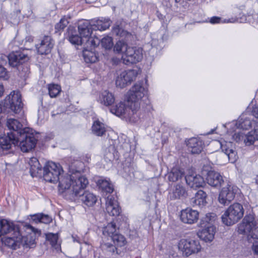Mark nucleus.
Listing matches in <instances>:
<instances>
[{
	"mask_svg": "<svg viewBox=\"0 0 258 258\" xmlns=\"http://www.w3.org/2000/svg\"><path fill=\"white\" fill-rule=\"evenodd\" d=\"M46 240L49 242V243L51 244L52 247L55 249H57L59 247V244L57 243L58 239L57 234H53L51 233H48L46 234Z\"/></svg>",
	"mask_w": 258,
	"mask_h": 258,
	"instance_id": "ea45409f",
	"label": "nucleus"
},
{
	"mask_svg": "<svg viewBox=\"0 0 258 258\" xmlns=\"http://www.w3.org/2000/svg\"><path fill=\"white\" fill-rule=\"evenodd\" d=\"M184 175V171L178 168H173L168 173V179L170 181L176 182L181 179Z\"/></svg>",
	"mask_w": 258,
	"mask_h": 258,
	"instance_id": "473e14b6",
	"label": "nucleus"
},
{
	"mask_svg": "<svg viewBox=\"0 0 258 258\" xmlns=\"http://www.w3.org/2000/svg\"><path fill=\"white\" fill-rule=\"evenodd\" d=\"M210 22L211 24H217L221 22V18L219 17H213L210 19Z\"/></svg>",
	"mask_w": 258,
	"mask_h": 258,
	"instance_id": "13d9d810",
	"label": "nucleus"
},
{
	"mask_svg": "<svg viewBox=\"0 0 258 258\" xmlns=\"http://www.w3.org/2000/svg\"><path fill=\"white\" fill-rule=\"evenodd\" d=\"M252 249L254 252L258 254V241H256L253 243Z\"/></svg>",
	"mask_w": 258,
	"mask_h": 258,
	"instance_id": "052dcab7",
	"label": "nucleus"
},
{
	"mask_svg": "<svg viewBox=\"0 0 258 258\" xmlns=\"http://www.w3.org/2000/svg\"><path fill=\"white\" fill-rule=\"evenodd\" d=\"M206 193L202 190H199L195 195V197L191 199L190 203L193 207H202L206 204Z\"/></svg>",
	"mask_w": 258,
	"mask_h": 258,
	"instance_id": "a878e982",
	"label": "nucleus"
},
{
	"mask_svg": "<svg viewBox=\"0 0 258 258\" xmlns=\"http://www.w3.org/2000/svg\"><path fill=\"white\" fill-rule=\"evenodd\" d=\"M25 227L27 229H30L35 235H40L41 234L40 230L35 228L29 224H26Z\"/></svg>",
	"mask_w": 258,
	"mask_h": 258,
	"instance_id": "864d4df0",
	"label": "nucleus"
},
{
	"mask_svg": "<svg viewBox=\"0 0 258 258\" xmlns=\"http://www.w3.org/2000/svg\"><path fill=\"white\" fill-rule=\"evenodd\" d=\"M185 179L187 184L192 188L196 189L205 184L203 177L195 173L187 174L185 176Z\"/></svg>",
	"mask_w": 258,
	"mask_h": 258,
	"instance_id": "f3484780",
	"label": "nucleus"
},
{
	"mask_svg": "<svg viewBox=\"0 0 258 258\" xmlns=\"http://www.w3.org/2000/svg\"><path fill=\"white\" fill-rule=\"evenodd\" d=\"M82 163L80 161H75L69 165V172L70 174H61L58 180L59 182L58 191L59 193L62 190L68 189L72 186L73 182L75 180H77L78 178L77 177L78 174L77 173L76 170L80 168V173L81 174L80 172L82 170L81 166H82Z\"/></svg>",
	"mask_w": 258,
	"mask_h": 258,
	"instance_id": "20e7f679",
	"label": "nucleus"
},
{
	"mask_svg": "<svg viewBox=\"0 0 258 258\" xmlns=\"http://www.w3.org/2000/svg\"><path fill=\"white\" fill-rule=\"evenodd\" d=\"M101 43L102 47L106 49H109L113 46L112 39L109 36L105 37L101 39Z\"/></svg>",
	"mask_w": 258,
	"mask_h": 258,
	"instance_id": "de8ad7c7",
	"label": "nucleus"
},
{
	"mask_svg": "<svg viewBox=\"0 0 258 258\" xmlns=\"http://www.w3.org/2000/svg\"><path fill=\"white\" fill-rule=\"evenodd\" d=\"M4 107L9 108L15 114H22L23 104L21 94L18 91H14L8 96L5 101Z\"/></svg>",
	"mask_w": 258,
	"mask_h": 258,
	"instance_id": "6e6552de",
	"label": "nucleus"
},
{
	"mask_svg": "<svg viewBox=\"0 0 258 258\" xmlns=\"http://www.w3.org/2000/svg\"><path fill=\"white\" fill-rule=\"evenodd\" d=\"M244 209L242 205L235 203L230 206L224 214L222 220L226 225H231L237 222L243 216Z\"/></svg>",
	"mask_w": 258,
	"mask_h": 258,
	"instance_id": "39448f33",
	"label": "nucleus"
},
{
	"mask_svg": "<svg viewBox=\"0 0 258 258\" xmlns=\"http://www.w3.org/2000/svg\"><path fill=\"white\" fill-rule=\"evenodd\" d=\"M31 216V220L32 221L36 223L38 222H40L41 214H36Z\"/></svg>",
	"mask_w": 258,
	"mask_h": 258,
	"instance_id": "6e6d98bb",
	"label": "nucleus"
},
{
	"mask_svg": "<svg viewBox=\"0 0 258 258\" xmlns=\"http://www.w3.org/2000/svg\"><path fill=\"white\" fill-rule=\"evenodd\" d=\"M35 245V236L30 235L29 236L23 237L22 236V244L24 247L32 248Z\"/></svg>",
	"mask_w": 258,
	"mask_h": 258,
	"instance_id": "58836bf2",
	"label": "nucleus"
},
{
	"mask_svg": "<svg viewBox=\"0 0 258 258\" xmlns=\"http://www.w3.org/2000/svg\"><path fill=\"white\" fill-rule=\"evenodd\" d=\"M239 189L237 186L227 185L222 188L218 198L220 203L224 205H228L233 201Z\"/></svg>",
	"mask_w": 258,
	"mask_h": 258,
	"instance_id": "f8f14e48",
	"label": "nucleus"
},
{
	"mask_svg": "<svg viewBox=\"0 0 258 258\" xmlns=\"http://www.w3.org/2000/svg\"><path fill=\"white\" fill-rule=\"evenodd\" d=\"M87 41H85V44L87 45V46H92L93 47H95L99 44L100 40L99 39L96 38H94L92 37H91L90 36L87 38Z\"/></svg>",
	"mask_w": 258,
	"mask_h": 258,
	"instance_id": "8fccbe9b",
	"label": "nucleus"
},
{
	"mask_svg": "<svg viewBox=\"0 0 258 258\" xmlns=\"http://www.w3.org/2000/svg\"><path fill=\"white\" fill-rule=\"evenodd\" d=\"M213 132L214 130H212L211 131L208 133V134H212L213 133Z\"/></svg>",
	"mask_w": 258,
	"mask_h": 258,
	"instance_id": "69168bd1",
	"label": "nucleus"
},
{
	"mask_svg": "<svg viewBox=\"0 0 258 258\" xmlns=\"http://www.w3.org/2000/svg\"><path fill=\"white\" fill-rule=\"evenodd\" d=\"M143 58V49L141 48L130 47L125 54L126 59L131 63H136L142 60Z\"/></svg>",
	"mask_w": 258,
	"mask_h": 258,
	"instance_id": "2eb2a0df",
	"label": "nucleus"
},
{
	"mask_svg": "<svg viewBox=\"0 0 258 258\" xmlns=\"http://www.w3.org/2000/svg\"><path fill=\"white\" fill-rule=\"evenodd\" d=\"M238 231L241 234H248L253 239H258V223L254 220L253 215L245 216L239 226Z\"/></svg>",
	"mask_w": 258,
	"mask_h": 258,
	"instance_id": "423d86ee",
	"label": "nucleus"
},
{
	"mask_svg": "<svg viewBox=\"0 0 258 258\" xmlns=\"http://www.w3.org/2000/svg\"><path fill=\"white\" fill-rule=\"evenodd\" d=\"M237 128H242L243 130H248L252 126V122L249 118L247 117H241L238 119L237 122L236 123Z\"/></svg>",
	"mask_w": 258,
	"mask_h": 258,
	"instance_id": "e433bc0d",
	"label": "nucleus"
},
{
	"mask_svg": "<svg viewBox=\"0 0 258 258\" xmlns=\"http://www.w3.org/2000/svg\"><path fill=\"white\" fill-rule=\"evenodd\" d=\"M178 247L182 254L186 257L197 253L201 249L199 241L192 238L181 239L178 242Z\"/></svg>",
	"mask_w": 258,
	"mask_h": 258,
	"instance_id": "0eeeda50",
	"label": "nucleus"
},
{
	"mask_svg": "<svg viewBox=\"0 0 258 258\" xmlns=\"http://www.w3.org/2000/svg\"><path fill=\"white\" fill-rule=\"evenodd\" d=\"M199 212L191 208L182 210L180 213V220L186 224H192L196 223L199 218Z\"/></svg>",
	"mask_w": 258,
	"mask_h": 258,
	"instance_id": "4468645a",
	"label": "nucleus"
},
{
	"mask_svg": "<svg viewBox=\"0 0 258 258\" xmlns=\"http://www.w3.org/2000/svg\"><path fill=\"white\" fill-rule=\"evenodd\" d=\"M187 195L185 187L180 184H177L169 192L168 198L170 200H176L185 198Z\"/></svg>",
	"mask_w": 258,
	"mask_h": 258,
	"instance_id": "412c9836",
	"label": "nucleus"
},
{
	"mask_svg": "<svg viewBox=\"0 0 258 258\" xmlns=\"http://www.w3.org/2000/svg\"><path fill=\"white\" fill-rule=\"evenodd\" d=\"M8 78V72L6 69L4 67L0 65V78L7 79Z\"/></svg>",
	"mask_w": 258,
	"mask_h": 258,
	"instance_id": "5fc2aeb1",
	"label": "nucleus"
},
{
	"mask_svg": "<svg viewBox=\"0 0 258 258\" xmlns=\"http://www.w3.org/2000/svg\"><path fill=\"white\" fill-rule=\"evenodd\" d=\"M116 233V225L113 223H109L103 230V235L111 238L113 235H115Z\"/></svg>",
	"mask_w": 258,
	"mask_h": 258,
	"instance_id": "79ce46f5",
	"label": "nucleus"
},
{
	"mask_svg": "<svg viewBox=\"0 0 258 258\" xmlns=\"http://www.w3.org/2000/svg\"><path fill=\"white\" fill-rule=\"evenodd\" d=\"M245 134L242 132H238L232 135L233 139L236 142H239L243 141Z\"/></svg>",
	"mask_w": 258,
	"mask_h": 258,
	"instance_id": "3c124183",
	"label": "nucleus"
},
{
	"mask_svg": "<svg viewBox=\"0 0 258 258\" xmlns=\"http://www.w3.org/2000/svg\"><path fill=\"white\" fill-rule=\"evenodd\" d=\"M158 40H157L156 39H153L152 41H151V45L153 47H157V48H161L162 47V46H161L160 44L161 43V42H162V40H160V43L158 42Z\"/></svg>",
	"mask_w": 258,
	"mask_h": 258,
	"instance_id": "4d7b16f0",
	"label": "nucleus"
},
{
	"mask_svg": "<svg viewBox=\"0 0 258 258\" xmlns=\"http://www.w3.org/2000/svg\"><path fill=\"white\" fill-rule=\"evenodd\" d=\"M44 113L43 110H38V118L40 120H42L44 119V117L42 115V114Z\"/></svg>",
	"mask_w": 258,
	"mask_h": 258,
	"instance_id": "680f3d73",
	"label": "nucleus"
},
{
	"mask_svg": "<svg viewBox=\"0 0 258 258\" xmlns=\"http://www.w3.org/2000/svg\"><path fill=\"white\" fill-rule=\"evenodd\" d=\"M84 40V38H83L81 36L77 34H72L69 37V41L73 44L83 45L85 44Z\"/></svg>",
	"mask_w": 258,
	"mask_h": 258,
	"instance_id": "a18cd8bd",
	"label": "nucleus"
},
{
	"mask_svg": "<svg viewBox=\"0 0 258 258\" xmlns=\"http://www.w3.org/2000/svg\"><path fill=\"white\" fill-rule=\"evenodd\" d=\"M114 101L115 98L113 95L107 90L102 91L99 95V102L106 106L111 107Z\"/></svg>",
	"mask_w": 258,
	"mask_h": 258,
	"instance_id": "bb28decb",
	"label": "nucleus"
},
{
	"mask_svg": "<svg viewBox=\"0 0 258 258\" xmlns=\"http://www.w3.org/2000/svg\"><path fill=\"white\" fill-rule=\"evenodd\" d=\"M4 91L3 86L0 84V97L3 95Z\"/></svg>",
	"mask_w": 258,
	"mask_h": 258,
	"instance_id": "0e129e2a",
	"label": "nucleus"
},
{
	"mask_svg": "<svg viewBox=\"0 0 258 258\" xmlns=\"http://www.w3.org/2000/svg\"><path fill=\"white\" fill-rule=\"evenodd\" d=\"M19 227L6 219L0 220V237L4 234L19 231Z\"/></svg>",
	"mask_w": 258,
	"mask_h": 258,
	"instance_id": "393cba45",
	"label": "nucleus"
},
{
	"mask_svg": "<svg viewBox=\"0 0 258 258\" xmlns=\"http://www.w3.org/2000/svg\"><path fill=\"white\" fill-rule=\"evenodd\" d=\"M93 29L95 31H103L108 28L110 26L111 21L109 19L97 20L95 21H92Z\"/></svg>",
	"mask_w": 258,
	"mask_h": 258,
	"instance_id": "2f4dec72",
	"label": "nucleus"
},
{
	"mask_svg": "<svg viewBox=\"0 0 258 258\" xmlns=\"http://www.w3.org/2000/svg\"><path fill=\"white\" fill-rule=\"evenodd\" d=\"M68 23L69 22L66 18L61 19L59 23H57L55 26V29L56 30V32L63 30V29L67 27Z\"/></svg>",
	"mask_w": 258,
	"mask_h": 258,
	"instance_id": "09e8293b",
	"label": "nucleus"
},
{
	"mask_svg": "<svg viewBox=\"0 0 258 258\" xmlns=\"http://www.w3.org/2000/svg\"><path fill=\"white\" fill-rule=\"evenodd\" d=\"M8 59L10 66L17 67L20 77L25 79L28 77L29 69L26 64H23L29 59L27 54L18 51L12 52L10 54Z\"/></svg>",
	"mask_w": 258,
	"mask_h": 258,
	"instance_id": "7ed1b4c3",
	"label": "nucleus"
},
{
	"mask_svg": "<svg viewBox=\"0 0 258 258\" xmlns=\"http://www.w3.org/2000/svg\"><path fill=\"white\" fill-rule=\"evenodd\" d=\"M216 219V215L214 213H208L203 217L199 223L201 227H207L208 226L213 225Z\"/></svg>",
	"mask_w": 258,
	"mask_h": 258,
	"instance_id": "7c9ffc66",
	"label": "nucleus"
},
{
	"mask_svg": "<svg viewBox=\"0 0 258 258\" xmlns=\"http://www.w3.org/2000/svg\"><path fill=\"white\" fill-rule=\"evenodd\" d=\"M30 172L32 177L37 176L41 171V166L36 158H31L29 161Z\"/></svg>",
	"mask_w": 258,
	"mask_h": 258,
	"instance_id": "c756f323",
	"label": "nucleus"
},
{
	"mask_svg": "<svg viewBox=\"0 0 258 258\" xmlns=\"http://www.w3.org/2000/svg\"><path fill=\"white\" fill-rule=\"evenodd\" d=\"M106 206V210L110 216H116L119 215L120 209L115 197L112 196H108Z\"/></svg>",
	"mask_w": 258,
	"mask_h": 258,
	"instance_id": "dca6fc26",
	"label": "nucleus"
},
{
	"mask_svg": "<svg viewBox=\"0 0 258 258\" xmlns=\"http://www.w3.org/2000/svg\"><path fill=\"white\" fill-rule=\"evenodd\" d=\"M112 33L116 36L120 37H126L129 33L122 29L119 25L114 26L112 30Z\"/></svg>",
	"mask_w": 258,
	"mask_h": 258,
	"instance_id": "49530a36",
	"label": "nucleus"
},
{
	"mask_svg": "<svg viewBox=\"0 0 258 258\" xmlns=\"http://www.w3.org/2000/svg\"><path fill=\"white\" fill-rule=\"evenodd\" d=\"M256 140H258V137L255 130L251 131L244 135L243 142L247 146L253 144Z\"/></svg>",
	"mask_w": 258,
	"mask_h": 258,
	"instance_id": "c9c22d12",
	"label": "nucleus"
},
{
	"mask_svg": "<svg viewBox=\"0 0 258 258\" xmlns=\"http://www.w3.org/2000/svg\"><path fill=\"white\" fill-rule=\"evenodd\" d=\"M60 87L58 85L52 84L48 87V92L51 98L56 97L60 93Z\"/></svg>",
	"mask_w": 258,
	"mask_h": 258,
	"instance_id": "37998d69",
	"label": "nucleus"
},
{
	"mask_svg": "<svg viewBox=\"0 0 258 258\" xmlns=\"http://www.w3.org/2000/svg\"><path fill=\"white\" fill-rule=\"evenodd\" d=\"M116 153L114 146L110 145L105 150L104 158L107 161H112L115 158Z\"/></svg>",
	"mask_w": 258,
	"mask_h": 258,
	"instance_id": "a19ab883",
	"label": "nucleus"
},
{
	"mask_svg": "<svg viewBox=\"0 0 258 258\" xmlns=\"http://www.w3.org/2000/svg\"><path fill=\"white\" fill-rule=\"evenodd\" d=\"M147 93V90L141 83H137L128 93L126 100L120 102L110 108V112L116 116H123L133 122L139 119L138 114L142 98Z\"/></svg>",
	"mask_w": 258,
	"mask_h": 258,
	"instance_id": "f257e3e1",
	"label": "nucleus"
},
{
	"mask_svg": "<svg viewBox=\"0 0 258 258\" xmlns=\"http://www.w3.org/2000/svg\"><path fill=\"white\" fill-rule=\"evenodd\" d=\"M102 248L112 255H119L116 253V247L112 244L106 243L101 245Z\"/></svg>",
	"mask_w": 258,
	"mask_h": 258,
	"instance_id": "c03bdc74",
	"label": "nucleus"
},
{
	"mask_svg": "<svg viewBox=\"0 0 258 258\" xmlns=\"http://www.w3.org/2000/svg\"><path fill=\"white\" fill-rule=\"evenodd\" d=\"M251 113L253 116L258 118V106H254L252 108Z\"/></svg>",
	"mask_w": 258,
	"mask_h": 258,
	"instance_id": "bf43d9fd",
	"label": "nucleus"
},
{
	"mask_svg": "<svg viewBox=\"0 0 258 258\" xmlns=\"http://www.w3.org/2000/svg\"><path fill=\"white\" fill-rule=\"evenodd\" d=\"M128 47L126 42L122 40H119L117 41L114 46L113 50L114 51L117 53H122L125 55Z\"/></svg>",
	"mask_w": 258,
	"mask_h": 258,
	"instance_id": "4c0bfd02",
	"label": "nucleus"
},
{
	"mask_svg": "<svg viewBox=\"0 0 258 258\" xmlns=\"http://www.w3.org/2000/svg\"><path fill=\"white\" fill-rule=\"evenodd\" d=\"M214 146L220 147L222 151L225 153L230 162L234 163L238 159L235 145L231 142L215 141L213 142Z\"/></svg>",
	"mask_w": 258,
	"mask_h": 258,
	"instance_id": "9d476101",
	"label": "nucleus"
},
{
	"mask_svg": "<svg viewBox=\"0 0 258 258\" xmlns=\"http://www.w3.org/2000/svg\"><path fill=\"white\" fill-rule=\"evenodd\" d=\"M53 45V41L51 38L50 36H45L41 40L40 43L36 45V48L38 52L40 54H46L51 51Z\"/></svg>",
	"mask_w": 258,
	"mask_h": 258,
	"instance_id": "a211bd4d",
	"label": "nucleus"
},
{
	"mask_svg": "<svg viewBox=\"0 0 258 258\" xmlns=\"http://www.w3.org/2000/svg\"><path fill=\"white\" fill-rule=\"evenodd\" d=\"M116 248V253L122 255L125 249V246L126 244L125 238L121 234L116 233L111 238Z\"/></svg>",
	"mask_w": 258,
	"mask_h": 258,
	"instance_id": "5701e85b",
	"label": "nucleus"
},
{
	"mask_svg": "<svg viewBox=\"0 0 258 258\" xmlns=\"http://www.w3.org/2000/svg\"><path fill=\"white\" fill-rule=\"evenodd\" d=\"M77 175V180H75L73 182L71 187L62 190L59 194L66 199L71 201H76L79 200L80 195L83 193L84 189L88 181L87 179L84 176H81L80 173V168L76 169Z\"/></svg>",
	"mask_w": 258,
	"mask_h": 258,
	"instance_id": "f03ea898",
	"label": "nucleus"
},
{
	"mask_svg": "<svg viewBox=\"0 0 258 258\" xmlns=\"http://www.w3.org/2000/svg\"><path fill=\"white\" fill-rule=\"evenodd\" d=\"M62 172L59 164L48 161L43 168V178L46 181L55 183L58 182Z\"/></svg>",
	"mask_w": 258,
	"mask_h": 258,
	"instance_id": "1a4fd4ad",
	"label": "nucleus"
},
{
	"mask_svg": "<svg viewBox=\"0 0 258 258\" xmlns=\"http://www.w3.org/2000/svg\"><path fill=\"white\" fill-rule=\"evenodd\" d=\"M203 229L199 232V237L206 242L212 241L216 232V228L213 225L208 226L207 227H203Z\"/></svg>",
	"mask_w": 258,
	"mask_h": 258,
	"instance_id": "b1692460",
	"label": "nucleus"
},
{
	"mask_svg": "<svg viewBox=\"0 0 258 258\" xmlns=\"http://www.w3.org/2000/svg\"><path fill=\"white\" fill-rule=\"evenodd\" d=\"M78 30L80 35L85 39V41H87V38L91 36L94 30L92 22L88 20L80 21L78 24Z\"/></svg>",
	"mask_w": 258,
	"mask_h": 258,
	"instance_id": "aec40b11",
	"label": "nucleus"
},
{
	"mask_svg": "<svg viewBox=\"0 0 258 258\" xmlns=\"http://www.w3.org/2000/svg\"><path fill=\"white\" fill-rule=\"evenodd\" d=\"M255 182L257 184H258V176L257 177V178L256 179Z\"/></svg>",
	"mask_w": 258,
	"mask_h": 258,
	"instance_id": "338daca9",
	"label": "nucleus"
},
{
	"mask_svg": "<svg viewBox=\"0 0 258 258\" xmlns=\"http://www.w3.org/2000/svg\"><path fill=\"white\" fill-rule=\"evenodd\" d=\"M52 221V218L48 215H44L41 214V217L40 220V223L44 224H49Z\"/></svg>",
	"mask_w": 258,
	"mask_h": 258,
	"instance_id": "603ef678",
	"label": "nucleus"
},
{
	"mask_svg": "<svg viewBox=\"0 0 258 258\" xmlns=\"http://www.w3.org/2000/svg\"><path fill=\"white\" fill-rule=\"evenodd\" d=\"M175 2L177 4V7H178L179 5H181L183 2V0H175Z\"/></svg>",
	"mask_w": 258,
	"mask_h": 258,
	"instance_id": "e2e57ef3",
	"label": "nucleus"
},
{
	"mask_svg": "<svg viewBox=\"0 0 258 258\" xmlns=\"http://www.w3.org/2000/svg\"><path fill=\"white\" fill-rule=\"evenodd\" d=\"M12 237H5L2 238V242L6 246L13 249H16L22 244V235L19 231L13 233Z\"/></svg>",
	"mask_w": 258,
	"mask_h": 258,
	"instance_id": "ddd939ff",
	"label": "nucleus"
},
{
	"mask_svg": "<svg viewBox=\"0 0 258 258\" xmlns=\"http://www.w3.org/2000/svg\"><path fill=\"white\" fill-rule=\"evenodd\" d=\"M188 150L192 154H199L203 150L204 143L203 141L198 138H192L189 139L187 143Z\"/></svg>",
	"mask_w": 258,
	"mask_h": 258,
	"instance_id": "4be33fe9",
	"label": "nucleus"
},
{
	"mask_svg": "<svg viewBox=\"0 0 258 258\" xmlns=\"http://www.w3.org/2000/svg\"><path fill=\"white\" fill-rule=\"evenodd\" d=\"M138 69H131L123 71L118 74L115 83L116 86L120 88L125 87L135 81L138 75Z\"/></svg>",
	"mask_w": 258,
	"mask_h": 258,
	"instance_id": "9b49d317",
	"label": "nucleus"
},
{
	"mask_svg": "<svg viewBox=\"0 0 258 258\" xmlns=\"http://www.w3.org/2000/svg\"><path fill=\"white\" fill-rule=\"evenodd\" d=\"M92 128L93 133L98 136H102L106 132L104 124L98 120L94 122Z\"/></svg>",
	"mask_w": 258,
	"mask_h": 258,
	"instance_id": "f704fd0d",
	"label": "nucleus"
},
{
	"mask_svg": "<svg viewBox=\"0 0 258 258\" xmlns=\"http://www.w3.org/2000/svg\"><path fill=\"white\" fill-rule=\"evenodd\" d=\"M83 55L87 63H94L98 60V55L94 51L85 49L83 50Z\"/></svg>",
	"mask_w": 258,
	"mask_h": 258,
	"instance_id": "72a5a7b5",
	"label": "nucleus"
},
{
	"mask_svg": "<svg viewBox=\"0 0 258 258\" xmlns=\"http://www.w3.org/2000/svg\"><path fill=\"white\" fill-rule=\"evenodd\" d=\"M206 180L210 185L215 187H220L224 182L222 176L214 170H210L207 173Z\"/></svg>",
	"mask_w": 258,
	"mask_h": 258,
	"instance_id": "6ab92c4d",
	"label": "nucleus"
},
{
	"mask_svg": "<svg viewBox=\"0 0 258 258\" xmlns=\"http://www.w3.org/2000/svg\"><path fill=\"white\" fill-rule=\"evenodd\" d=\"M97 184L102 191L106 193H111L113 191V186L109 180L101 178L98 179Z\"/></svg>",
	"mask_w": 258,
	"mask_h": 258,
	"instance_id": "c85d7f7f",
	"label": "nucleus"
},
{
	"mask_svg": "<svg viewBox=\"0 0 258 258\" xmlns=\"http://www.w3.org/2000/svg\"><path fill=\"white\" fill-rule=\"evenodd\" d=\"M79 200L88 207L93 206L97 201L96 197L92 193L83 189V193L80 195Z\"/></svg>",
	"mask_w": 258,
	"mask_h": 258,
	"instance_id": "cd10ccee",
	"label": "nucleus"
}]
</instances>
